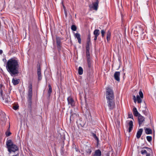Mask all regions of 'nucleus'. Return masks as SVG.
<instances>
[{"label":"nucleus","instance_id":"ddd939ff","mask_svg":"<svg viewBox=\"0 0 156 156\" xmlns=\"http://www.w3.org/2000/svg\"><path fill=\"white\" fill-rule=\"evenodd\" d=\"M37 75L38 77V80H41L42 76L41 73V69L40 65L38 67L37 69Z\"/></svg>","mask_w":156,"mask_h":156},{"label":"nucleus","instance_id":"dca6fc26","mask_svg":"<svg viewBox=\"0 0 156 156\" xmlns=\"http://www.w3.org/2000/svg\"><path fill=\"white\" fill-rule=\"evenodd\" d=\"M143 131L142 129H140L136 133V137L137 138H139L142 134Z\"/></svg>","mask_w":156,"mask_h":156},{"label":"nucleus","instance_id":"4be33fe9","mask_svg":"<svg viewBox=\"0 0 156 156\" xmlns=\"http://www.w3.org/2000/svg\"><path fill=\"white\" fill-rule=\"evenodd\" d=\"M145 133L147 134H151L152 133V130L149 128H146L145 130Z\"/></svg>","mask_w":156,"mask_h":156},{"label":"nucleus","instance_id":"cd10ccee","mask_svg":"<svg viewBox=\"0 0 156 156\" xmlns=\"http://www.w3.org/2000/svg\"><path fill=\"white\" fill-rule=\"evenodd\" d=\"M92 136H93V137L95 139L97 140V143H98V141H99V140L97 136H96V135L94 133H92Z\"/></svg>","mask_w":156,"mask_h":156},{"label":"nucleus","instance_id":"1a4fd4ad","mask_svg":"<svg viewBox=\"0 0 156 156\" xmlns=\"http://www.w3.org/2000/svg\"><path fill=\"white\" fill-rule=\"evenodd\" d=\"M90 35L89 34L88 36V37L87 39V45L86 46V53H89V50H90V47L89 45L90 43Z\"/></svg>","mask_w":156,"mask_h":156},{"label":"nucleus","instance_id":"f03ea898","mask_svg":"<svg viewBox=\"0 0 156 156\" xmlns=\"http://www.w3.org/2000/svg\"><path fill=\"white\" fill-rule=\"evenodd\" d=\"M28 90L27 97V99L28 107L29 109L31 108L32 98V86L30 84L28 87Z\"/></svg>","mask_w":156,"mask_h":156},{"label":"nucleus","instance_id":"4c0bfd02","mask_svg":"<svg viewBox=\"0 0 156 156\" xmlns=\"http://www.w3.org/2000/svg\"><path fill=\"white\" fill-rule=\"evenodd\" d=\"M2 113V116L3 117L5 115V114L4 112H2L1 110H0V113Z\"/></svg>","mask_w":156,"mask_h":156},{"label":"nucleus","instance_id":"e433bc0d","mask_svg":"<svg viewBox=\"0 0 156 156\" xmlns=\"http://www.w3.org/2000/svg\"><path fill=\"white\" fill-rule=\"evenodd\" d=\"M147 150L149 152V153H153L152 150L149 147L148 149Z\"/></svg>","mask_w":156,"mask_h":156},{"label":"nucleus","instance_id":"2eb2a0df","mask_svg":"<svg viewBox=\"0 0 156 156\" xmlns=\"http://www.w3.org/2000/svg\"><path fill=\"white\" fill-rule=\"evenodd\" d=\"M120 73L119 72H116L114 73V78L117 81H119L120 80Z\"/></svg>","mask_w":156,"mask_h":156},{"label":"nucleus","instance_id":"412c9836","mask_svg":"<svg viewBox=\"0 0 156 156\" xmlns=\"http://www.w3.org/2000/svg\"><path fill=\"white\" fill-rule=\"evenodd\" d=\"M101 151L99 150H98L95 151L94 156H101Z\"/></svg>","mask_w":156,"mask_h":156},{"label":"nucleus","instance_id":"a878e982","mask_svg":"<svg viewBox=\"0 0 156 156\" xmlns=\"http://www.w3.org/2000/svg\"><path fill=\"white\" fill-rule=\"evenodd\" d=\"M111 36V33L108 31L107 33L106 39L107 41H109L110 39Z\"/></svg>","mask_w":156,"mask_h":156},{"label":"nucleus","instance_id":"f3484780","mask_svg":"<svg viewBox=\"0 0 156 156\" xmlns=\"http://www.w3.org/2000/svg\"><path fill=\"white\" fill-rule=\"evenodd\" d=\"M75 36L77 38L79 43L80 44L81 43V39L80 34L79 33H76L75 34Z\"/></svg>","mask_w":156,"mask_h":156},{"label":"nucleus","instance_id":"f257e3e1","mask_svg":"<svg viewBox=\"0 0 156 156\" xmlns=\"http://www.w3.org/2000/svg\"><path fill=\"white\" fill-rule=\"evenodd\" d=\"M18 61L13 58L9 59L7 62L6 68L7 71L12 76H17L19 73Z\"/></svg>","mask_w":156,"mask_h":156},{"label":"nucleus","instance_id":"a18cd8bd","mask_svg":"<svg viewBox=\"0 0 156 156\" xmlns=\"http://www.w3.org/2000/svg\"><path fill=\"white\" fill-rule=\"evenodd\" d=\"M1 94V95H2V91H1L0 92Z\"/></svg>","mask_w":156,"mask_h":156},{"label":"nucleus","instance_id":"de8ad7c7","mask_svg":"<svg viewBox=\"0 0 156 156\" xmlns=\"http://www.w3.org/2000/svg\"><path fill=\"white\" fill-rule=\"evenodd\" d=\"M76 122L77 123H78V121H76Z\"/></svg>","mask_w":156,"mask_h":156},{"label":"nucleus","instance_id":"f8f14e48","mask_svg":"<svg viewBox=\"0 0 156 156\" xmlns=\"http://www.w3.org/2000/svg\"><path fill=\"white\" fill-rule=\"evenodd\" d=\"M126 127L128 128V131L130 133L132 129L133 126V122L132 121H130L126 125Z\"/></svg>","mask_w":156,"mask_h":156},{"label":"nucleus","instance_id":"79ce46f5","mask_svg":"<svg viewBox=\"0 0 156 156\" xmlns=\"http://www.w3.org/2000/svg\"><path fill=\"white\" fill-rule=\"evenodd\" d=\"M151 153H147V154H146V156H150Z\"/></svg>","mask_w":156,"mask_h":156},{"label":"nucleus","instance_id":"f704fd0d","mask_svg":"<svg viewBox=\"0 0 156 156\" xmlns=\"http://www.w3.org/2000/svg\"><path fill=\"white\" fill-rule=\"evenodd\" d=\"M141 153L143 154H147V151L146 150H142V151H141Z\"/></svg>","mask_w":156,"mask_h":156},{"label":"nucleus","instance_id":"7ed1b4c3","mask_svg":"<svg viewBox=\"0 0 156 156\" xmlns=\"http://www.w3.org/2000/svg\"><path fill=\"white\" fill-rule=\"evenodd\" d=\"M6 145L9 151L11 153L12 151L15 152L18 150V147L13 144L12 140H9L6 142Z\"/></svg>","mask_w":156,"mask_h":156},{"label":"nucleus","instance_id":"c85d7f7f","mask_svg":"<svg viewBox=\"0 0 156 156\" xmlns=\"http://www.w3.org/2000/svg\"><path fill=\"white\" fill-rule=\"evenodd\" d=\"M146 108V106H145V107L142 110L143 112L145 115H147V111H146V110H145Z\"/></svg>","mask_w":156,"mask_h":156},{"label":"nucleus","instance_id":"a211bd4d","mask_svg":"<svg viewBox=\"0 0 156 156\" xmlns=\"http://www.w3.org/2000/svg\"><path fill=\"white\" fill-rule=\"evenodd\" d=\"M85 151L87 153H88L89 154H90L91 151V147H90L88 146H86L85 147Z\"/></svg>","mask_w":156,"mask_h":156},{"label":"nucleus","instance_id":"a19ab883","mask_svg":"<svg viewBox=\"0 0 156 156\" xmlns=\"http://www.w3.org/2000/svg\"><path fill=\"white\" fill-rule=\"evenodd\" d=\"M98 37V36H94V41H96L97 40Z\"/></svg>","mask_w":156,"mask_h":156},{"label":"nucleus","instance_id":"6e6552de","mask_svg":"<svg viewBox=\"0 0 156 156\" xmlns=\"http://www.w3.org/2000/svg\"><path fill=\"white\" fill-rule=\"evenodd\" d=\"M96 1L95 2L93 3L92 5H89V7L90 9L97 11L98 9L99 1L98 0H96Z\"/></svg>","mask_w":156,"mask_h":156},{"label":"nucleus","instance_id":"09e8293b","mask_svg":"<svg viewBox=\"0 0 156 156\" xmlns=\"http://www.w3.org/2000/svg\"><path fill=\"white\" fill-rule=\"evenodd\" d=\"M108 156H109V154L108 155Z\"/></svg>","mask_w":156,"mask_h":156},{"label":"nucleus","instance_id":"aec40b11","mask_svg":"<svg viewBox=\"0 0 156 156\" xmlns=\"http://www.w3.org/2000/svg\"><path fill=\"white\" fill-rule=\"evenodd\" d=\"M56 41L57 45V47L59 49L60 47L61 42L60 40L59 37H57L56 38Z\"/></svg>","mask_w":156,"mask_h":156},{"label":"nucleus","instance_id":"39448f33","mask_svg":"<svg viewBox=\"0 0 156 156\" xmlns=\"http://www.w3.org/2000/svg\"><path fill=\"white\" fill-rule=\"evenodd\" d=\"M106 98L107 99H114L113 92L109 87H107L106 88Z\"/></svg>","mask_w":156,"mask_h":156},{"label":"nucleus","instance_id":"b1692460","mask_svg":"<svg viewBox=\"0 0 156 156\" xmlns=\"http://www.w3.org/2000/svg\"><path fill=\"white\" fill-rule=\"evenodd\" d=\"M94 36H98L100 34V31L99 30H95L94 32Z\"/></svg>","mask_w":156,"mask_h":156},{"label":"nucleus","instance_id":"bb28decb","mask_svg":"<svg viewBox=\"0 0 156 156\" xmlns=\"http://www.w3.org/2000/svg\"><path fill=\"white\" fill-rule=\"evenodd\" d=\"M83 69L81 67H79L78 68V73L80 75H82L83 73Z\"/></svg>","mask_w":156,"mask_h":156},{"label":"nucleus","instance_id":"2f4dec72","mask_svg":"<svg viewBox=\"0 0 156 156\" xmlns=\"http://www.w3.org/2000/svg\"><path fill=\"white\" fill-rule=\"evenodd\" d=\"M5 115L3 117L2 116V113H0V119H1V120L4 121L5 120Z\"/></svg>","mask_w":156,"mask_h":156},{"label":"nucleus","instance_id":"0eeeda50","mask_svg":"<svg viewBox=\"0 0 156 156\" xmlns=\"http://www.w3.org/2000/svg\"><path fill=\"white\" fill-rule=\"evenodd\" d=\"M108 106L110 110L112 109L115 106V103L113 99H107Z\"/></svg>","mask_w":156,"mask_h":156},{"label":"nucleus","instance_id":"473e14b6","mask_svg":"<svg viewBox=\"0 0 156 156\" xmlns=\"http://www.w3.org/2000/svg\"><path fill=\"white\" fill-rule=\"evenodd\" d=\"M147 139L148 142H151L152 140V137L151 136H147Z\"/></svg>","mask_w":156,"mask_h":156},{"label":"nucleus","instance_id":"37998d69","mask_svg":"<svg viewBox=\"0 0 156 156\" xmlns=\"http://www.w3.org/2000/svg\"><path fill=\"white\" fill-rule=\"evenodd\" d=\"M2 52H3L1 50H0V54H2Z\"/></svg>","mask_w":156,"mask_h":156},{"label":"nucleus","instance_id":"49530a36","mask_svg":"<svg viewBox=\"0 0 156 156\" xmlns=\"http://www.w3.org/2000/svg\"><path fill=\"white\" fill-rule=\"evenodd\" d=\"M12 156H18V154H16V155H14Z\"/></svg>","mask_w":156,"mask_h":156},{"label":"nucleus","instance_id":"ea45409f","mask_svg":"<svg viewBox=\"0 0 156 156\" xmlns=\"http://www.w3.org/2000/svg\"><path fill=\"white\" fill-rule=\"evenodd\" d=\"M63 8H64V11H65V15H66H66H67V12H66V7L64 5H63Z\"/></svg>","mask_w":156,"mask_h":156},{"label":"nucleus","instance_id":"393cba45","mask_svg":"<svg viewBox=\"0 0 156 156\" xmlns=\"http://www.w3.org/2000/svg\"><path fill=\"white\" fill-rule=\"evenodd\" d=\"M49 89L48 91V94L49 96H50L51 93L52 92V88L51 87L50 84H49L48 86Z\"/></svg>","mask_w":156,"mask_h":156},{"label":"nucleus","instance_id":"5701e85b","mask_svg":"<svg viewBox=\"0 0 156 156\" xmlns=\"http://www.w3.org/2000/svg\"><path fill=\"white\" fill-rule=\"evenodd\" d=\"M20 81L19 79L15 80L14 78H13L12 80V82L14 85H16L19 83Z\"/></svg>","mask_w":156,"mask_h":156},{"label":"nucleus","instance_id":"4468645a","mask_svg":"<svg viewBox=\"0 0 156 156\" xmlns=\"http://www.w3.org/2000/svg\"><path fill=\"white\" fill-rule=\"evenodd\" d=\"M71 115L70 116V120H74L76 119L78 117V115L75 113H71Z\"/></svg>","mask_w":156,"mask_h":156},{"label":"nucleus","instance_id":"6ab92c4d","mask_svg":"<svg viewBox=\"0 0 156 156\" xmlns=\"http://www.w3.org/2000/svg\"><path fill=\"white\" fill-rule=\"evenodd\" d=\"M133 115L135 116H138L139 114H140L138 112L136 108L135 107H134L133 108Z\"/></svg>","mask_w":156,"mask_h":156},{"label":"nucleus","instance_id":"c03bdc74","mask_svg":"<svg viewBox=\"0 0 156 156\" xmlns=\"http://www.w3.org/2000/svg\"><path fill=\"white\" fill-rule=\"evenodd\" d=\"M149 147H144L143 148H145L147 150L148 149Z\"/></svg>","mask_w":156,"mask_h":156},{"label":"nucleus","instance_id":"72a5a7b5","mask_svg":"<svg viewBox=\"0 0 156 156\" xmlns=\"http://www.w3.org/2000/svg\"><path fill=\"white\" fill-rule=\"evenodd\" d=\"M105 32V31L104 30H102L101 31L102 36L103 37L104 36V34Z\"/></svg>","mask_w":156,"mask_h":156},{"label":"nucleus","instance_id":"c756f323","mask_svg":"<svg viewBox=\"0 0 156 156\" xmlns=\"http://www.w3.org/2000/svg\"><path fill=\"white\" fill-rule=\"evenodd\" d=\"M5 134L7 136H9L11 134V133L9 131V129L7 130V131L6 132Z\"/></svg>","mask_w":156,"mask_h":156},{"label":"nucleus","instance_id":"7c9ffc66","mask_svg":"<svg viewBox=\"0 0 156 156\" xmlns=\"http://www.w3.org/2000/svg\"><path fill=\"white\" fill-rule=\"evenodd\" d=\"M71 29L72 30L75 31L76 30V27L74 25H72L71 26Z\"/></svg>","mask_w":156,"mask_h":156},{"label":"nucleus","instance_id":"9b49d317","mask_svg":"<svg viewBox=\"0 0 156 156\" xmlns=\"http://www.w3.org/2000/svg\"><path fill=\"white\" fill-rule=\"evenodd\" d=\"M68 104L70 106L73 107L74 105V100L71 97H69L67 98Z\"/></svg>","mask_w":156,"mask_h":156},{"label":"nucleus","instance_id":"20e7f679","mask_svg":"<svg viewBox=\"0 0 156 156\" xmlns=\"http://www.w3.org/2000/svg\"><path fill=\"white\" fill-rule=\"evenodd\" d=\"M139 94L140 96L139 95H137L136 96V97L135 95L133 96V99L135 103H136L137 101L138 103L141 102L142 99L143 98V94L141 90L139 91Z\"/></svg>","mask_w":156,"mask_h":156},{"label":"nucleus","instance_id":"c9c22d12","mask_svg":"<svg viewBox=\"0 0 156 156\" xmlns=\"http://www.w3.org/2000/svg\"><path fill=\"white\" fill-rule=\"evenodd\" d=\"M18 107L17 105H14L13 106V108L14 110H16L18 109Z\"/></svg>","mask_w":156,"mask_h":156},{"label":"nucleus","instance_id":"58836bf2","mask_svg":"<svg viewBox=\"0 0 156 156\" xmlns=\"http://www.w3.org/2000/svg\"><path fill=\"white\" fill-rule=\"evenodd\" d=\"M128 117H129V118H133V116L132 114H129Z\"/></svg>","mask_w":156,"mask_h":156},{"label":"nucleus","instance_id":"423d86ee","mask_svg":"<svg viewBox=\"0 0 156 156\" xmlns=\"http://www.w3.org/2000/svg\"><path fill=\"white\" fill-rule=\"evenodd\" d=\"M86 53L88 67L90 69H91L92 67V62L90 59V52Z\"/></svg>","mask_w":156,"mask_h":156},{"label":"nucleus","instance_id":"9d476101","mask_svg":"<svg viewBox=\"0 0 156 156\" xmlns=\"http://www.w3.org/2000/svg\"><path fill=\"white\" fill-rule=\"evenodd\" d=\"M138 121L139 126H140L143 122L144 121L145 118L140 114H139L138 116Z\"/></svg>","mask_w":156,"mask_h":156}]
</instances>
